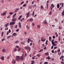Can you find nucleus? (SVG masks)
I'll list each match as a JSON object with an SVG mask.
<instances>
[{
    "mask_svg": "<svg viewBox=\"0 0 64 64\" xmlns=\"http://www.w3.org/2000/svg\"><path fill=\"white\" fill-rule=\"evenodd\" d=\"M48 54L49 53H48V52L46 53V54H45V55H48Z\"/></svg>",
    "mask_w": 64,
    "mask_h": 64,
    "instance_id": "5701e85b",
    "label": "nucleus"
},
{
    "mask_svg": "<svg viewBox=\"0 0 64 64\" xmlns=\"http://www.w3.org/2000/svg\"><path fill=\"white\" fill-rule=\"evenodd\" d=\"M16 20V19L13 18L12 20V21L13 22H15V21Z\"/></svg>",
    "mask_w": 64,
    "mask_h": 64,
    "instance_id": "9d476101",
    "label": "nucleus"
},
{
    "mask_svg": "<svg viewBox=\"0 0 64 64\" xmlns=\"http://www.w3.org/2000/svg\"><path fill=\"white\" fill-rule=\"evenodd\" d=\"M49 5L48 4H46V7H47V9H48V6Z\"/></svg>",
    "mask_w": 64,
    "mask_h": 64,
    "instance_id": "412c9836",
    "label": "nucleus"
},
{
    "mask_svg": "<svg viewBox=\"0 0 64 64\" xmlns=\"http://www.w3.org/2000/svg\"><path fill=\"white\" fill-rule=\"evenodd\" d=\"M30 22H32V21H33V18H31L30 20Z\"/></svg>",
    "mask_w": 64,
    "mask_h": 64,
    "instance_id": "dca6fc26",
    "label": "nucleus"
},
{
    "mask_svg": "<svg viewBox=\"0 0 64 64\" xmlns=\"http://www.w3.org/2000/svg\"><path fill=\"white\" fill-rule=\"evenodd\" d=\"M5 40V38L2 39V42H3V41H4V40Z\"/></svg>",
    "mask_w": 64,
    "mask_h": 64,
    "instance_id": "cd10ccee",
    "label": "nucleus"
},
{
    "mask_svg": "<svg viewBox=\"0 0 64 64\" xmlns=\"http://www.w3.org/2000/svg\"><path fill=\"white\" fill-rule=\"evenodd\" d=\"M52 44L53 45L52 46H54L55 44V43H54V42H52Z\"/></svg>",
    "mask_w": 64,
    "mask_h": 64,
    "instance_id": "7c9ffc66",
    "label": "nucleus"
},
{
    "mask_svg": "<svg viewBox=\"0 0 64 64\" xmlns=\"http://www.w3.org/2000/svg\"><path fill=\"white\" fill-rule=\"evenodd\" d=\"M0 59L2 60H4V56H2L1 58H0Z\"/></svg>",
    "mask_w": 64,
    "mask_h": 64,
    "instance_id": "f8f14e48",
    "label": "nucleus"
},
{
    "mask_svg": "<svg viewBox=\"0 0 64 64\" xmlns=\"http://www.w3.org/2000/svg\"><path fill=\"white\" fill-rule=\"evenodd\" d=\"M53 42H54V39H53L52 42V43H53Z\"/></svg>",
    "mask_w": 64,
    "mask_h": 64,
    "instance_id": "5fc2aeb1",
    "label": "nucleus"
},
{
    "mask_svg": "<svg viewBox=\"0 0 64 64\" xmlns=\"http://www.w3.org/2000/svg\"><path fill=\"white\" fill-rule=\"evenodd\" d=\"M40 8L41 9H43V6H41V7H40Z\"/></svg>",
    "mask_w": 64,
    "mask_h": 64,
    "instance_id": "09e8293b",
    "label": "nucleus"
},
{
    "mask_svg": "<svg viewBox=\"0 0 64 64\" xmlns=\"http://www.w3.org/2000/svg\"><path fill=\"white\" fill-rule=\"evenodd\" d=\"M26 27L28 29H29V28L28 26H26Z\"/></svg>",
    "mask_w": 64,
    "mask_h": 64,
    "instance_id": "052dcab7",
    "label": "nucleus"
},
{
    "mask_svg": "<svg viewBox=\"0 0 64 64\" xmlns=\"http://www.w3.org/2000/svg\"><path fill=\"white\" fill-rule=\"evenodd\" d=\"M8 34H9V32H7L6 33V35H8Z\"/></svg>",
    "mask_w": 64,
    "mask_h": 64,
    "instance_id": "774afa93",
    "label": "nucleus"
},
{
    "mask_svg": "<svg viewBox=\"0 0 64 64\" xmlns=\"http://www.w3.org/2000/svg\"><path fill=\"white\" fill-rule=\"evenodd\" d=\"M60 51V49H58V52H59Z\"/></svg>",
    "mask_w": 64,
    "mask_h": 64,
    "instance_id": "de8ad7c7",
    "label": "nucleus"
},
{
    "mask_svg": "<svg viewBox=\"0 0 64 64\" xmlns=\"http://www.w3.org/2000/svg\"><path fill=\"white\" fill-rule=\"evenodd\" d=\"M6 51V50H5L4 49H3L2 50V52H5Z\"/></svg>",
    "mask_w": 64,
    "mask_h": 64,
    "instance_id": "bb28decb",
    "label": "nucleus"
},
{
    "mask_svg": "<svg viewBox=\"0 0 64 64\" xmlns=\"http://www.w3.org/2000/svg\"><path fill=\"white\" fill-rule=\"evenodd\" d=\"M42 50H43V49H42L40 50V51H39L38 52H41L42 51Z\"/></svg>",
    "mask_w": 64,
    "mask_h": 64,
    "instance_id": "393cba45",
    "label": "nucleus"
},
{
    "mask_svg": "<svg viewBox=\"0 0 64 64\" xmlns=\"http://www.w3.org/2000/svg\"><path fill=\"white\" fill-rule=\"evenodd\" d=\"M10 57V56H9L7 57V58L8 59Z\"/></svg>",
    "mask_w": 64,
    "mask_h": 64,
    "instance_id": "4c0bfd02",
    "label": "nucleus"
},
{
    "mask_svg": "<svg viewBox=\"0 0 64 64\" xmlns=\"http://www.w3.org/2000/svg\"><path fill=\"white\" fill-rule=\"evenodd\" d=\"M22 17V16H20L18 18V19L19 20H20V19H21V18Z\"/></svg>",
    "mask_w": 64,
    "mask_h": 64,
    "instance_id": "9b49d317",
    "label": "nucleus"
},
{
    "mask_svg": "<svg viewBox=\"0 0 64 64\" xmlns=\"http://www.w3.org/2000/svg\"><path fill=\"white\" fill-rule=\"evenodd\" d=\"M43 37H42L41 38V41H42L43 42H44V41H45V40H46V39H45L44 40H43Z\"/></svg>",
    "mask_w": 64,
    "mask_h": 64,
    "instance_id": "20e7f679",
    "label": "nucleus"
},
{
    "mask_svg": "<svg viewBox=\"0 0 64 64\" xmlns=\"http://www.w3.org/2000/svg\"><path fill=\"white\" fill-rule=\"evenodd\" d=\"M11 36H7V38L8 39L9 38H10V37H11Z\"/></svg>",
    "mask_w": 64,
    "mask_h": 64,
    "instance_id": "2f4dec72",
    "label": "nucleus"
},
{
    "mask_svg": "<svg viewBox=\"0 0 64 64\" xmlns=\"http://www.w3.org/2000/svg\"><path fill=\"white\" fill-rule=\"evenodd\" d=\"M19 29H17L16 30V32H18V31H19Z\"/></svg>",
    "mask_w": 64,
    "mask_h": 64,
    "instance_id": "79ce46f5",
    "label": "nucleus"
},
{
    "mask_svg": "<svg viewBox=\"0 0 64 64\" xmlns=\"http://www.w3.org/2000/svg\"><path fill=\"white\" fill-rule=\"evenodd\" d=\"M61 8H62V7H60L59 9V10H60L61 9Z\"/></svg>",
    "mask_w": 64,
    "mask_h": 64,
    "instance_id": "864d4df0",
    "label": "nucleus"
},
{
    "mask_svg": "<svg viewBox=\"0 0 64 64\" xmlns=\"http://www.w3.org/2000/svg\"><path fill=\"white\" fill-rule=\"evenodd\" d=\"M36 56H38L39 57H40V55L39 54H38L36 55Z\"/></svg>",
    "mask_w": 64,
    "mask_h": 64,
    "instance_id": "f704fd0d",
    "label": "nucleus"
},
{
    "mask_svg": "<svg viewBox=\"0 0 64 64\" xmlns=\"http://www.w3.org/2000/svg\"><path fill=\"white\" fill-rule=\"evenodd\" d=\"M29 14H30V13L28 12L26 14V15H29Z\"/></svg>",
    "mask_w": 64,
    "mask_h": 64,
    "instance_id": "b1692460",
    "label": "nucleus"
},
{
    "mask_svg": "<svg viewBox=\"0 0 64 64\" xmlns=\"http://www.w3.org/2000/svg\"><path fill=\"white\" fill-rule=\"evenodd\" d=\"M46 47H45L44 48V50H45V49H46Z\"/></svg>",
    "mask_w": 64,
    "mask_h": 64,
    "instance_id": "338daca9",
    "label": "nucleus"
},
{
    "mask_svg": "<svg viewBox=\"0 0 64 64\" xmlns=\"http://www.w3.org/2000/svg\"><path fill=\"white\" fill-rule=\"evenodd\" d=\"M35 56H34V57H33L32 58V59H34V58H35Z\"/></svg>",
    "mask_w": 64,
    "mask_h": 64,
    "instance_id": "49530a36",
    "label": "nucleus"
},
{
    "mask_svg": "<svg viewBox=\"0 0 64 64\" xmlns=\"http://www.w3.org/2000/svg\"><path fill=\"white\" fill-rule=\"evenodd\" d=\"M12 63H13L14 64H15V62H16L15 61V60H14V59H13L12 60Z\"/></svg>",
    "mask_w": 64,
    "mask_h": 64,
    "instance_id": "0eeeda50",
    "label": "nucleus"
},
{
    "mask_svg": "<svg viewBox=\"0 0 64 64\" xmlns=\"http://www.w3.org/2000/svg\"><path fill=\"white\" fill-rule=\"evenodd\" d=\"M8 32L9 33H11V30L10 29L9 30Z\"/></svg>",
    "mask_w": 64,
    "mask_h": 64,
    "instance_id": "bf43d9fd",
    "label": "nucleus"
},
{
    "mask_svg": "<svg viewBox=\"0 0 64 64\" xmlns=\"http://www.w3.org/2000/svg\"><path fill=\"white\" fill-rule=\"evenodd\" d=\"M54 49H57V47H55L54 46Z\"/></svg>",
    "mask_w": 64,
    "mask_h": 64,
    "instance_id": "69168bd1",
    "label": "nucleus"
},
{
    "mask_svg": "<svg viewBox=\"0 0 64 64\" xmlns=\"http://www.w3.org/2000/svg\"><path fill=\"white\" fill-rule=\"evenodd\" d=\"M62 7H63L64 5V4L63 3H62Z\"/></svg>",
    "mask_w": 64,
    "mask_h": 64,
    "instance_id": "a878e982",
    "label": "nucleus"
},
{
    "mask_svg": "<svg viewBox=\"0 0 64 64\" xmlns=\"http://www.w3.org/2000/svg\"><path fill=\"white\" fill-rule=\"evenodd\" d=\"M53 47H54L53 46H52L51 48V49H53Z\"/></svg>",
    "mask_w": 64,
    "mask_h": 64,
    "instance_id": "ea45409f",
    "label": "nucleus"
},
{
    "mask_svg": "<svg viewBox=\"0 0 64 64\" xmlns=\"http://www.w3.org/2000/svg\"><path fill=\"white\" fill-rule=\"evenodd\" d=\"M24 58H23L22 56H21L20 58V59H21V60H23Z\"/></svg>",
    "mask_w": 64,
    "mask_h": 64,
    "instance_id": "f3484780",
    "label": "nucleus"
},
{
    "mask_svg": "<svg viewBox=\"0 0 64 64\" xmlns=\"http://www.w3.org/2000/svg\"><path fill=\"white\" fill-rule=\"evenodd\" d=\"M17 50V49L16 48H15L14 49V52H16V51Z\"/></svg>",
    "mask_w": 64,
    "mask_h": 64,
    "instance_id": "4d7b16f0",
    "label": "nucleus"
},
{
    "mask_svg": "<svg viewBox=\"0 0 64 64\" xmlns=\"http://www.w3.org/2000/svg\"><path fill=\"white\" fill-rule=\"evenodd\" d=\"M31 62H32V63H34V60H32V61H31Z\"/></svg>",
    "mask_w": 64,
    "mask_h": 64,
    "instance_id": "603ef678",
    "label": "nucleus"
},
{
    "mask_svg": "<svg viewBox=\"0 0 64 64\" xmlns=\"http://www.w3.org/2000/svg\"><path fill=\"white\" fill-rule=\"evenodd\" d=\"M24 3V1H23L20 4L21 5L22 4H23V3Z\"/></svg>",
    "mask_w": 64,
    "mask_h": 64,
    "instance_id": "a19ab883",
    "label": "nucleus"
},
{
    "mask_svg": "<svg viewBox=\"0 0 64 64\" xmlns=\"http://www.w3.org/2000/svg\"><path fill=\"white\" fill-rule=\"evenodd\" d=\"M51 37L50 36V37L49 39V40H50V41H51Z\"/></svg>",
    "mask_w": 64,
    "mask_h": 64,
    "instance_id": "72a5a7b5",
    "label": "nucleus"
},
{
    "mask_svg": "<svg viewBox=\"0 0 64 64\" xmlns=\"http://www.w3.org/2000/svg\"><path fill=\"white\" fill-rule=\"evenodd\" d=\"M31 40V39H30L29 38H28V43H29V42H30V41Z\"/></svg>",
    "mask_w": 64,
    "mask_h": 64,
    "instance_id": "1a4fd4ad",
    "label": "nucleus"
},
{
    "mask_svg": "<svg viewBox=\"0 0 64 64\" xmlns=\"http://www.w3.org/2000/svg\"><path fill=\"white\" fill-rule=\"evenodd\" d=\"M19 10H20L19 8H16L15 10V12H17V11H19Z\"/></svg>",
    "mask_w": 64,
    "mask_h": 64,
    "instance_id": "39448f33",
    "label": "nucleus"
},
{
    "mask_svg": "<svg viewBox=\"0 0 64 64\" xmlns=\"http://www.w3.org/2000/svg\"><path fill=\"white\" fill-rule=\"evenodd\" d=\"M19 42V41H16V43H18Z\"/></svg>",
    "mask_w": 64,
    "mask_h": 64,
    "instance_id": "e2e57ef3",
    "label": "nucleus"
},
{
    "mask_svg": "<svg viewBox=\"0 0 64 64\" xmlns=\"http://www.w3.org/2000/svg\"><path fill=\"white\" fill-rule=\"evenodd\" d=\"M25 49H26L28 50H29V51H30L31 50V49L30 48L29 46H26L24 47Z\"/></svg>",
    "mask_w": 64,
    "mask_h": 64,
    "instance_id": "f257e3e1",
    "label": "nucleus"
},
{
    "mask_svg": "<svg viewBox=\"0 0 64 64\" xmlns=\"http://www.w3.org/2000/svg\"><path fill=\"white\" fill-rule=\"evenodd\" d=\"M5 27H7V26H8V25L7 24H6L5 25Z\"/></svg>",
    "mask_w": 64,
    "mask_h": 64,
    "instance_id": "473e14b6",
    "label": "nucleus"
},
{
    "mask_svg": "<svg viewBox=\"0 0 64 64\" xmlns=\"http://www.w3.org/2000/svg\"><path fill=\"white\" fill-rule=\"evenodd\" d=\"M37 28L39 29V28H40V26L39 25H38L37 26Z\"/></svg>",
    "mask_w": 64,
    "mask_h": 64,
    "instance_id": "aec40b11",
    "label": "nucleus"
},
{
    "mask_svg": "<svg viewBox=\"0 0 64 64\" xmlns=\"http://www.w3.org/2000/svg\"><path fill=\"white\" fill-rule=\"evenodd\" d=\"M15 28H17V25H16L15 26Z\"/></svg>",
    "mask_w": 64,
    "mask_h": 64,
    "instance_id": "e433bc0d",
    "label": "nucleus"
},
{
    "mask_svg": "<svg viewBox=\"0 0 64 64\" xmlns=\"http://www.w3.org/2000/svg\"><path fill=\"white\" fill-rule=\"evenodd\" d=\"M32 16L33 17L34 15V12H32Z\"/></svg>",
    "mask_w": 64,
    "mask_h": 64,
    "instance_id": "6ab92c4d",
    "label": "nucleus"
},
{
    "mask_svg": "<svg viewBox=\"0 0 64 64\" xmlns=\"http://www.w3.org/2000/svg\"><path fill=\"white\" fill-rule=\"evenodd\" d=\"M52 38H54V39L55 38V36H53L52 37Z\"/></svg>",
    "mask_w": 64,
    "mask_h": 64,
    "instance_id": "6e6d98bb",
    "label": "nucleus"
},
{
    "mask_svg": "<svg viewBox=\"0 0 64 64\" xmlns=\"http://www.w3.org/2000/svg\"><path fill=\"white\" fill-rule=\"evenodd\" d=\"M51 6L52 7V8H54V7L55 6H54V4H51Z\"/></svg>",
    "mask_w": 64,
    "mask_h": 64,
    "instance_id": "a211bd4d",
    "label": "nucleus"
},
{
    "mask_svg": "<svg viewBox=\"0 0 64 64\" xmlns=\"http://www.w3.org/2000/svg\"><path fill=\"white\" fill-rule=\"evenodd\" d=\"M48 62H46L44 63V64H48Z\"/></svg>",
    "mask_w": 64,
    "mask_h": 64,
    "instance_id": "37998d69",
    "label": "nucleus"
},
{
    "mask_svg": "<svg viewBox=\"0 0 64 64\" xmlns=\"http://www.w3.org/2000/svg\"><path fill=\"white\" fill-rule=\"evenodd\" d=\"M52 12H50L49 13V15H52Z\"/></svg>",
    "mask_w": 64,
    "mask_h": 64,
    "instance_id": "4be33fe9",
    "label": "nucleus"
},
{
    "mask_svg": "<svg viewBox=\"0 0 64 64\" xmlns=\"http://www.w3.org/2000/svg\"><path fill=\"white\" fill-rule=\"evenodd\" d=\"M50 57L49 56H48V60H49V59H50Z\"/></svg>",
    "mask_w": 64,
    "mask_h": 64,
    "instance_id": "c03bdc74",
    "label": "nucleus"
},
{
    "mask_svg": "<svg viewBox=\"0 0 64 64\" xmlns=\"http://www.w3.org/2000/svg\"><path fill=\"white\" fill-rule=\"evenodd\" d=\"M16 58H17L18 59H20V56H16Z\"/></svg>",
    "mask_w": 64,
    "mask_h": 64,
    "instance_id": "2eb2a0df",
    "label": "nucleus"
},
{
    "mask_svg": "<svg viewBox=\"0 0 64 64\" xmlns=\"http://www.w3.org/2000/svg\"><path fill=\"white\" fill-rule=\"evenodd\" d=\"M44 23L45 24H47V22L46 20H45L44 21Z\"/></svg>",
    "mask_w": 64,
    "mask_h": 64,
    "instance_id": "423d86ee",
    "label": "nucleus"
},
{
    "mask_svg": "<svg viewBox=\"0 0 64 64\" xmlns=\"http://www.w3.org/2000/svg\"><path fill=\"white\" fill-rule=\"evenodd\" d=\"M17 34L16 33H14L13 34V36H16Z\"/></svg>",
    "mask_w": 64,
    "mask_h": 64,
    "instance_id": "ddd939ff",
    "label": "nucleus"
},
{
    "mask_svg": "<svg viewBox=\"0 0 64 64\" xmlns=\"http://www.w3.org/2000/svg\"><path fill=\"white\" fill-rule=\"evenodd\" d=\"M23 7H26V4H24L23 6Z\"/></svg>",
    "mask_w": 64,
    "mask_h": 64,
    "instance_id": "c756f323",
    "label": "nucleus"
},
{
    "mask_svg": "<svg viewBox=\"0 0 64 64\" xmlns=\"http://www.w3.org/2000/svg\"><path fill=\"white\" fill-rule=\"evenodd\" d=\"M62 17H63V16H64V12H62Z\"/></svg>",
    "mask_w": 64,
    "mask_h": 64,
    "instance_id": "4468645a",
    "label": "nucleus"
},
{
    "mask_svg": "<svg viewBox=\"0 0 64 64\" xmlns=\"http://www.w3.org/2000/svg\"><path fill=\"white\" fill-rule=\"evenodd\" d=\"M9 14H10V15H12L13 14V12H10Z\"/></svg>",
    "mask_w": 64,
    "mask_h": 64,
    "instance_id": "c85d7f7f",
    "label": "nucleus"
},
{
    "mask_svg": "<svg viewBox=\"0 0 64 64\" xmlns=\"http://www.w3.org/2000/svg\"><path fill=\"white\" fill-rule=\"evenodd\" d=\"M6 14V12H3V13L2 14H1V15L2 16H4V15H5Z\"/></svg>",
    "mask_w": 64,
    "mask_h": 64,
    "instance_id": "7ed1b4c3",
    "label": "nucleus"
},
{
    "mask_svg": "<svg viewBox=\"0 0 64 64\" xmlns=\"http://www.w3.org/2000/svg\"><path fill=\"white\" fill-rule=\"evenodd\" d=\"M61 63L62 64H64V62H61Z\"/></svg>",
    "mask_w": 64,
    "mask_h": 64,
    "instance_id": "680f3d73",
    "label": "nucleus"
},
{
    "mask_svg": "<svg viewBox=\"0 0 64 64\" xmlns=\"http://www.w3.org/2000/svg\"><path fill=\"white\" fill-rule=\"evenodd\" d=\"M52 53H54V50H52Z\"/></svg>",
    "mask_w": 64,
    "mask_h": 64,
    "instance_id": "3c124183",
    "label": "nucleus"
},
{
    "mask_svg": "<svg viewBox=\"0 0 64 64\" xmlns=\"http://www.w3.org/2000/svg\"><path fill=\"white\" fill-rule=\"evenodd\" d=\"M21 49V48H19V50H18V52H19V51H20V49Z\"/></svg>",
    "mask_w": 64,
    "mask_h": 64,
    "instance_id": "a18cd8bd",
    "label": "nucleus"
},
{
    "mask_svg": "<svg viewBox=\"0 0 64 64\" xmlns=\"http://www.w3.org/2000/svg\"><path fill=\"white\" fill-rule=\"evenodd\" d=\"M32 6H30V9H32Z\"/></svg>",
    "mask_w": 64,
    "mask_h": 64,
    "instance_id": "13d9d810",
    "label": "nucleus"
},
{
    "mask_svg": "<svg viewBox=\"0 0 64 64\" xmlns=\"http://www.w3.org/2000/svg\"><path fill=\"white\" fill-rule=\"evenodd\" d=\"M57 7L58 8H59L60 7V5L59 4H58L57 5Z\"/></svg>",
    "mask_w": 64,
    "mask_h": 64,
    "instance_id": "6e6552de",
    "label": "nucleus"
},
{
    "mask_svg": "<svg viewBox=\"0 0 64 64\" xmlns=\"http://www.w3.org/2000/svg\"><path fill=\"white\" fill-rule=\"evenodd\" d=\"M15 24V22H11L10 24V25L11 26L12 25H14Z\"/></svg>",
    "mask_w": 64,
    "mask_h": 64,
    "instance_id": "f03ea898",
    "label": "nucleus"
},
{
    "mask_svg": "<svg viewBox=\"0 0 64 64\" xmlns=\"http://www.w3.org/2000/svg\"><path fill=\"white\" fill-rule=\"evenodd\" d=\"M50 10H52V9H53V8H52V7L51 6L50 7Z\"/></svg>",
    "mask_w": 64,
    "mask_h": 64,
    "instance_id": "c9c22d12",
    "label": "nucleus"
},
{
    "mask_svg": "<svg viewBox=\"0 0 64 64\" xmlns=\"http://www.w3.org/2000/svg\"><path fill=\"white\" fill-rule=\"evenodd\" d=\"M34 1H33L32 2V4H33L34 3Z\"/></svg>",
    "mask_w": 64,
    "mask_h": 64,
    "instance_id": "58836bf2",
    "label": "nucleus"
},
{
    "mask_svg": "<svg viewBox=\"0 0 64 64\" xmlns=\"http://www.w3.org/2000/svg\"><path fill=\"white\" fill-rule=\"evenodd\" d=\"M29 17V15H27L26 16V18H28Z\"/></svg>",
    "mask_w": 64,
    "mask_h": 64,
    "instance_id": "8fccbe9b",
    "label": "nucleus"
},
{
    "mask_svg": "<svg viewBox=\"0 0 64 64\" xmlns=\"http://www.w3.org/2000/svg\"><path fill=\"white\" fill-rule=\"evenodd\" d=\"M4 0H3L1 1V2H2V4H3V3H4Z\"/></svg>",
    "mask_w": 64,
    "mask_h": 64,
    "instance_id": "0e129e2a",
    "label": "nucleus"
}]
</instances>
